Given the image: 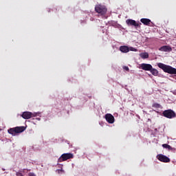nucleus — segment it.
I'll return each instance as SVG.
<instances>
[{
  "mask_svg": "<svg viewBox=\"0 0 176 176\" xmlns=\"http://www.w3.org/2000/svg\"><path fill=\"white\" fill-rule=\"evenodd\" d=\"M157 67H159V68H161V69H163L164 72H167V74H176V69L171 66H168L167 65H164L162 63H157Z\"/></svg>",
  "mask_w": 176,
  "mask_h": 176,
  "instance_id": "f257e3e1",
  "label": "nucleus"
},
{
  "mask_svg": "<svg viewBox=\"0 0 176 176\" xmlns=\"http://www.w3.org/2000/svg\"><path fill=\"white\" fill-rule=\"evenodd\" d=\"M25 130V128L24 126H16L15 128L8 129V133L12 135H16V134L19 133H23Z\"/></svg>",
  "mask_w": 176,
  "mask_h": 176,
  "instance_id": "f03ea898",
  "label": "nucleus"
},
{
  "mask_svg": "<svg viewBox=\"0 0 176 176\" xmlns=\"http://www.w3.org/2000/svg\"><path fill=\"white\" fill-rule=\"evenodd\" d=\"M69 159H74V154L64 153L58 158V163H62V162H65V160H68Z\"/></svg>",
  "mask_w": 176,
  "mask_h": 176,
  "instance_id": "7ed1b4c3",
  "label": "nucleus"
},
{
  "mask_svg": "<svg viewBox=\"0 0 176 176\" xmlns=\"http://www.w3.org/2000/svg\"><path fill=\"white\" fill-rule=\"evenodd\" d=\"M38 116V113H31L30 111H25L22 113V118L23 119H31V118H35Z\"/></svg>",
  "mask_w": 176,
  "mask_h": 176,
  "instance_id": "20e7f679",
  "label": "nucleus"
},
{
  "mask_svg": "<svg viewBox=\"0 0 176 176\" xmlns=\"http://www.w3.org/2000/svg\"><path fill=\"white\" fill-rule=\"evenodd\" d=\"M163 116L168 119H173V118H175V112L173 110H165L163 112Z\"/></svg>",
  "mask_w": 176,
  "mask_h": 176,
  "instance_id": "39448f33",
  "label": "nucleus"
},
{
  "mask_svg": "<svg viewBox=\"0 0 176 176\" xmlns=\"http://www.w3.org/2000/svg\"><path fill=\"white\" fill-rule=\"evenodd\" d=\"M95 10L97 13H100V14H105L107 13V9L104 6L98 5L95 7Z\"/></svg>",
  "mask_w": 176,
  "mask_h": 176,
  "instance_id": "423d86ee",
  "label": "nucleus"
},
{
  "mask_svg": "<svg viewBox=\"0 0 176 176\" xmlns=\"http://www.w3.org/2000/svg\"><path fill=\"white\" fill-rule=\"evenodd\" d=\"M105 119L110 124L115 123V117L111 113H107L105 115Z\"/></svg>",
  "mask_w": 176,
  "mask_h": 176,
  "instance_id": "0eeeda50",
  "label": "nucleus"
},
{
  "mask_svg": "<svg viewBox=\"0 0 176 176\" xmlns=\"http://www.w3.org/2000/svg\"><path fill=\"white\" fill-rule=\"evenodd\" d=\"M157 158L160 162H164V163H168V162H170V158L164 155H158Z\"/></svg>",
  "mask_w": 176,
  "mask_h": 176,
  "instance_id": "6e6552de",
  "label": "nucleus"
},
{
  "mask_svg": "<svg viewBox=\"0 0 176 176\" xmlns=\"http://www.w3.org/2000/svg\"><path fill=\"white\" fill-rule=\"evenodd\" d=\"M141 69H143V71H150L152 69V65L148 64V63H142L140 65Z\"/></svg>",
  "mask_w": 176,
  "mask_h": 176,
  "instance_id": "1a4fd4ad",
  "label": "nucleus"
},
{
  "mask_svg": "<svg viewBox=\"0 0 176 176\" xmlns=\"http://www.w3.org/2000/svg\"><path fill=\"white\" fill-rule=\"evenodd\" d=\"M127 25H133L134 27H138L140 23H137L133 19H127L126 21Z\"/></svg>",
  "mask_w": 176,
  "mask_h": 176,
  "instance_id": "9d476101",
  "label": "nucleus"
},
{
  "mask_svg": "<svg viewBox=\"0 0 176 176\" xmlns=\"http://www.w3.org/2000/svg\"><path fill=\"white\" fill-rule=\"evenodd\" d=\"M159 50L160 52H172L173 51V48H171V47L168 46V45H164L162 47H161Z\"/></svg>",
  "mask_w": 176,
  "mask_h": 176,
  "instance_id": "9b49d317",
  "label": "nucleus"
},
{
  "mask_svg": "<svg viewBox=\"0 0 176 176\" xmlns=\"http://www.w3.org/2000/svg\"><path fill=\"white\" fill-rule=\"evenodd\" d=\"M140 57L142 58L143 60H145L146 58H149V54L148 52H142L139 54Z\"/></svg>",
  "mask_w": 176,
  "mask_h": 176,
  "instance_id": "f8f14e48",
  "label": "nucleus"
},
{
  "mask_svg": "<svg viewBox=\"0 0 176 176\" xmlns=\"http://www.w3.org/2000/svg\"><path fill=\"white\" fill-rule=\"evenodd\" d=\"M120 50L122 53H129V47L126 45L121 46Z\"/></svg>",
  "mask_w": 176,
  "mask_h": 176,
  "instance_id": "ddd939ff",
  "label": "nucleus"
},
{
  "mask_svg": "<svg viewBox=\"0 0 176 176\" xmlns=\"http://www.w3.org/2000/svg\"><path fill=\"white\" fill-rule=\"evenodd\" d=\"M59 168L56 170V173H58V174H65V170L63 169V164H59Z\"/></svg>",
  "mask_w": 176,
  "mask_h": 176,
  "instance_id": "4468645a",
  "label": "nucleus"
},
{
  "mask_svg": "<svg viewBox=\"0 0 176 176\" xmlns=\"http://www.w3.org/2000/svg\"><path fill=\"white\" fill-rule=\"evenodd\" d=\"M140 21L141 23L144 24V25H149V24L151 23L150 19H142Z\"/></svg>",
  "mask_w": 176,
  "mask_h": 176,
  "instance_id": "2eb2a0df",
  "label": "nucleus"
},
{
  "mask_svg": "<svg viewBox=\"0 0 176 176\" xmlns=\"http://www.w3.org/2000/svg\"><path fill=\"white\" fill-rule=\"evenodd\" d=\"M152 75H154V76H157L159 72L156 69H153V67H151V69L150 70Z\"/></svg>",
  "mask_w": 176,
  "mask_h": 176,
  "instance_id": "dca6fc26",
  "label": "nucleus"
},
{
  "mask_svg": "<svg viewBox=\"0 0 176 176\" xmlns=\"http://www.w3.org/2000/svg\"><path fill=\"white\" fill-rule=\"evenodd\" d=\"M153 108H162V105H160V104H159V103H154L153 104Z\"/></svg>",
  "mask_w": 176,
  "mask_h": 176,
  "instance_id": "f3484780",
  "label": "nucleus"
},
{
  "mask_svg": "<svg viewBox=\"0 0 176 176\" xmlns=\"http://www.w3.org/2000/svg\"><path fill=\"white\" fill-rule=\"evenodd\" d=\"M163 148H165L166 149H171V146L167 144H162Z\"/></svg>",
  "mask_w": 176,
  "mask_h": 176,
  "instance_id": "a211bd4d",
  "label": "nucleus"
},
{
  "mask_svg": "<svg viewBox=\"0 0 176 176\" xmlns=\"http://www.w3.org/2000/svg\"><path fill=\"white\" fill-rule=\"evenodd\" d=\"M129 52H138V50L133 47H129Z\"/></svg>",
  "mask_w": 176,
  "mask_h": 176,
  "instance_id": "6ab92c4d",
  "label": "nucleus"
},
{
  "mask_svg": "<svg viewBox=\"0 0 176 176\" xmlns=\"http://www.w3.org/2000/svg\"><path fill=\"white\" fill-rule=\"evenodd\" d=\"M16 175H17V176H23V173H20V172H17V173H16Z\"/></svg>",
  "mask_w": 176,
  "mask_h": 176,
  "instance_id": "aec40b11",
  "label": "nucleus"
},
{
  "mask_svg": "<svg viewBox=\"0 0 176 176\" xmlns=\"http://www.w3.org/2000/svg\"><path fill=\"white\" fill-rule=\"evenodd\" d=\"M124 69H125L126 71H129V67H124Z\"/></svg>",
  "mask_w": 176,
  "mask_h": 176,
  "instance_id": "412c9836",
  "label": "nucleus"
},
{
  "mask_svg": "<svg viewBox=\"0 0 176 176\" xmlns=\"http://www.w3.org/2000/svg\"><path fill=\"white\" fill-rule=\"evenodd\" d=\"M173 93L175 94V96H176V91H173Z\"/></svg>",
  "mask_w": 176,
  "mask_h": 176,
  "instance_id": "4be33fe9",
  "label": "nucleus"
},
{
  "mask_svg": "<svg viewBox=\"0 0 176 176\" xmlns=\"http://www.w3.org/2000/svg\"><path fill=\"white\" fill-rule=\"evenodd\" d=\"M38 119V120H41V118H37Z\"/></svg>",
  "mask_w": 176,
  "mask_h": 176,
  "instance_id": "5701e85b",
  "label": "nucleus"
}]
</instances>
